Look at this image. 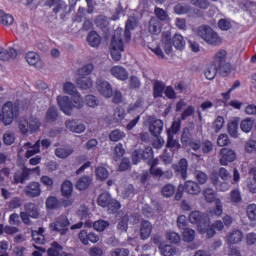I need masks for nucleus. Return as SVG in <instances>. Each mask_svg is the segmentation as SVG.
I'll return each mask as SVG.
<instances>
[{"label": "nucleus", "mask_w": 256, "mask_h": 256, "mask_svg": "<svg viewBox=\"0 0 256 256\" xmlns=\"http://www.w3.org/2000/svg\"><path fill=\"white\" fill-rule=\"evenodd\" d=\"M17 117H19V104L13 103V101L5 102L0 110V125L2 123L7 127Z\"/></svg>", "instance_id": "1"}, {"label": "nucleus", "mask_w": 256, "mask_h": 256, "mask_svg": "<svg viewBox=\"0 0 256 256\" xmlns=\"http://www.w3.org/2000/svg\"><path fill=\"white\" fill-rule=\"evenodd\" d=\"M123 51H125L123 36L121 35V32L117 31L113 35L110 43V55L113 61H121Z\"/></svg>", "instance_id": "2"}, {"label": "nucleus", "mask_w": 256, "mask_h": 256, "mask_svg": "<svg viewBox=\"0 0 256 256\" xmlns=\"http://www.w3.org/2000/svg\"><path fill=\"white\" fill-rule=\"evenodd\" d=\"M18 127L22 135H27V133H31L33 135V133H37V131L41 129V120L33 116H31L29 120L26 118H21Z\"/></svg>", "instance_id": "3"}, {"label": "nucleus", "mask_w": 256, "mask_h": 256, "mask_svg": "<svg viewBox=\"0 0 256 256\" xmlns=\"http://www.w3.org/2000/svg\"><path fill=\"white\" fill-rule=\"evenodd\" d=\"M185 192L188 195H199L201 193V186L192 180H187L184 185L180 184L175 194L176 201H181Z\"/></svg>", "instance_id": "4"}, {"label": "nucleus", "mask_w": 256, "mask_h": 256, "mask_svg": "<svg viewBox=\"0 0 256 256\" xmlns=\"http://www.w3.org/2000/svg\"><path fill=\"white\" fill-rule=\"evenodd\" d=\"M198 35L208 43V45H220L221 37L210 26H201L198 29Z\"/></svg>", "instance_id": "5"}, {"label": "nucleus", "mask_w": 256, "mask_h": 256, "mask_svg": "<svg viewBox=\"0 0 256 256\" xmlns=\"http://www.w3.org/2000/svg\"><path fill=\"white\" fill-rule=\"evenodd\" d=\"M70 225L71 222L69 221V218L65 214H62L55 222L50 223V229L60 233V235H65V233L69 231Z\"/></svg>", "instance_id": "6"}, {"label": "nucleus", "mask_w": 256, "mask_h": 256, "mask_svg": "<svg viewBox=\"0 0 256 256\" xmlns=\"http://www.w3.org/2000/svg\"><path fill=\"white\" fill-rule=\"evenodd\" d=\"M153 159V148L151 146L145 149H136L132 153V161L134 165L141 163V161H151Z\"/></svg>", "instance_id": "7"}, {"label": "nucleus", "mask_w": 256, "mask_h": 256, "mask_svg": "<svg viewBox=\"0 0 256 256\" xmlns=\"http://www.w3.org/2000/svg\"><path fill=\"white\" fill-rule=\"evenodd\" d=\"M237 159V152L235 150L224 147L220 149L219 152V163L223 167H227L229 163H233Z\"/></svg>", "instance_id": "8"}, {"label": "nucleus", "mask_w": 256, "mask_h": 256, "mask_svg": "<svg viewBox=\"0 0 256 256\" xmlns=\"http://www.w3.org/2000/svg\"><path fill=\"white\" fill-rule=\"evenodd\" d=\"M96 89L106 99L113 97V86L106 80L98 79L96 81Z\"/></svg>", "instance_id": "9"}, {"label": "nucleus", "mask_w": 256, "mask_h": 256, "mask_svg": "<svg viewBox=\"0 0 256 256\" xmlns=\"http://www.w3.org/2000/svg\"><path fill=\"white\" fill-rule=\"evenodd\" d=\"M57 103L60 107V110L63 111L65 115L71 116L73 113V109L75 108V104L68 96H58Z\"/></svg>", "instance_id": "10"}, {"label": "nucleus", "mask_w": 256, "mask_h": 256, "mask_svg": "<svg viewBox=\"0 0 256 256\" xmlns=\"http://www.w3.org/2000/svg\"><path fill=\"white\" fill-rule=\"evenodd\" d=\"M30 177L31 176H29V168L23 165L20 169L14 172L13 183L15 185H19V183L23 185L25 184V181H29Z\"/></svg>", "instance_id": "11"}, {"label": "nucleus", "mask_w": 256, "mask_h": 256, "mask_svg": "<svg viewBox=\"0 0 256 256\" xmlns=\"http://www.w3.org/2000/svg\"><path fill=\"white\" fill-rule=\"evenodd\" d=\"M78 239L82 245H89V243H99V235L95 232H87V230H81L78 234Z\"/></svg>", "instance_id": "12"}, {"label": "nucleus", "mask_w": 256, "mask_h": 256, "mask_svg": "<svg viewBox=\"0 0 256 256\" xmlns=\"http://www.w3.org/2000/svg\"><path fill=\"white\" fill-rule=\"evenodd\" d=\"M172 168L176 175H180L183 181L187 179V169H189V162L185 158H181L177 164H173Z\"/></svg>", "instance_id": "13"}, {"label": "nucleus", "mask_w": 256, "mask_h": 256, "mask_svg": "<svg viewBox=\"0 0 256 256\" xmlns=\"http://www.w3.org/2000/svg\"><path fill=\"white\" fill-rule=\"evenodd\" d=\"M25 59L31 67H35V69H43V60H41V56L33 51L26 53Z\"/></svg>", "instance_id": "14"}, {"label": "nucleus", "mask_w": 256, "mask_h": 256, "mask_svg": "<svg viewBox=\"0 0 256 256\" xmlns=\"http://www.w3.org/2000/svg\"><path fill=\"white\" fill-rule=\"evenodd\" d=\"M164 123L161 119L149 121V132L153 137H159L163 133Z\"/></svg>", "instance_id": "15"}, {"label": "nucleus", "mask_w": 256, "mask_h": 256, "mask_svg": "<svg viewBox=\"0 0 256 256\" xmlns=\"http://www.w3.org/2000/svg\"><path fill=\"white\" fill-rule=\"evenodd\" d=\"M110 73L115 79H118V81H127V79H129V72L123 66H113L110 69Z\"/></svg>", "instance_id": "16"}, {"label": "nucleus", "mask_w": 256, "mask_h": 256, "mask_svg": "<svg viewBox=\"0 0 256 256\" xmlns=\"http://www.w3.org/2000/svg\"><path fill=\"white\" fill-rule=\"evenodd\" d=\"M243 241V232L241 230H234L229 232L226 236V242L228 243L229 247L231 245H237Z\"/></svg>", "instance_id": "17"}, {"label": "nucleus", "mask_w": 256, "mask_h": 256, "mask_svg": "<svg viewBox=\"0 0 256 256\" xmlns=\"http://www.w3.org/2000/svg\"><path fill=\"white\" fill-rule=\"evenodd\" d=\"M65 127L72 133H85V129H87L85 124H79L77 120H67L65 122Z\"/></svg>", "instance_id": "18"}, {"label": "nucleus", "mask_w": 256, "mask_h": 256, "mask_svg": "<svg viewBox=\"0 0 256 256\" xmlns=\"http://www.w3.org/2000/svg\"><path fill=\"white\" fill-rule=\"evenodd\" d=\"M153 231V225L148 220H142L140 224V237L145 241V239H149L151 237V233Z\"/></svg>", "instance_id": "19"}, {"label": "nucleus", "mask_w": 256, "mask_h": 256, "mask_svg": "<svg viewBox=\"0 0 256 256\" xmlns=\"http://www.w3.org/2000/svg\"><path fill=\"white\" fill-rule=\"evenodd\" d=\"M25 193L28 197H39L41 195V184L30 182L25 188Z\"/></svg>", "instance_id": "20"}, {"label": "nucleus", "mask_w": 256, "mask_h": 256, "mask_svg": "<svg viewBox=\"0 0 256 256\" xmlns=\"http://www.w3.org/2000/svg\"><path fill=\"white\" fill-rule=\"evenodd\" d=\"M198 231L202 235H205L206 233L207 239H211V237H215V234L217 233L215 231L213 224H211L210 220H207L206 222H204L203 226H199Z\"/></svg>", "instance_id": "21"}, {"label": "nucleus", "mask_w": 256, "mask_h": 256, "mask_svg": "<svg viewBox=\"0 0 256 256\" xmlns=\"http://www.w3.org/2000/svg\"><path fill=\"white\" fill-rule=\"evenodd\" d=\"M11 59H17V50L15 48H9L7 50L0 47V61H11Z\"/></svg>", "instance_id": "22"}, {"label": "nucleus", "mask_w": 256, "mask_h": 256, "mask_svg": "<svg viewBox=\"0 0 256 256\" xmlns=\"http://www.w3.org/2000/svg\"><path fill=\"white\" fill-rule=\"evenodd\" d=\"M189 221L190 223H193L194 225H198V229L200 226H203L207 220H205V217L203 214L199 211H192L189 214Z\"/></svg>", "instance_id": "23"}, {"label": "nucleus", "mask_w": 256, "mask_h": 256, "mask_svg": "<svg viewBox=\"0 0 256 256\" xmlns=\"http://www.w3.org/2000/svg\"><path fill=\"white\" fill-rule=\"evenodd\" d=\"M91 183H93V179L90 176H82L76 182V189L78 191H85L86 189H89Z\"/></svg>", "instance_id": "24"}, {"label": "nucleus", "mask_w": 256, "mask_h": 256, "mask_svg": "<svg viewBox=\"0 0 256 256\" xmlns=\"http://www.w3.org/2000/svg\"><path fill=\"white\" fill-rule=\"evenodd\" d=\"M229 203L232 205H239L243 203V196L241 195V190L239 188L232 189L228 196Z\"/></svg>", "instance_id": "25"}, {"label": "nucleus", "mask_w": 256, "mask_h": 256, "mask_svg": "<svg viewBox=\"0 0 256 256\" xmlns=\"http://www.w3.org/2000/svg\"><path fill=\"white\" fill-rule=\"evenodd\" d=\"M162 41L164 43V51L166 55H171V53H173V41L171 40V33L164 32L162 34Z\"/></svg>", "instance_id": "26"}, {"label": "nucleus", "mask_w": 256, "mask_h": 256, "mask_svg": "<svg viewBox=\"0 0 256 256\" xmlns=\"http://www.w3.org/2000/svg\"><path fill=\"white\" fill-rule=\"evenodd\" d=\"M76 84L79 89L87 91V89H91L93 87V80L89 76H81L77 78Z\"/></svg>", "instance_id": "27"}, {"label": "nucleus", "mask_w": 256, "mask_h": 256, "mask_svg": "<svg viewBox=\"0 0 256 256\" xmlns=\"http://www.w3.org/2000/svg\"><path fill=\"white\" fill-rule=\"evenodd\" d=\"M87 41L90 47L97 48L99 45H101V36L97 33V31L92 30L87 36Z\"/></svg>", "instance_id": "28"}, {"label": "nucleus", "mask_w": 256, "mask_h": 256, "mask_svg": "<svg viewBox=\"0 0 256 256\" xmlns=\"http://www.w3.org/2000/svg\"><path fill=\"white\" fill-rule=\"evenodd\" d=\"M59 119V110L55 106H50L46 112L45 122L55 123Z\"/></svg>", "instance_id": "29"}, {"label": "nucleus", "mask_w": 256, "mask_h": 256, "mask_svg": "<svg viewBox=\"0 0 256 256\" xmlns=\"http://www.w3.org/2000/svg\"><path fill=\"white\" fill-rule=\"evenodd\" d=\"M61 193L66 199L73 195V182L65 180L61 185Z\"/></svg>", "instance_id": "30"}, {"label": "nucleus", "mask_w": 256, "mask_h": 256, "mask_svg": "<svg viewBox=\"0 0 256 256\" xmlns=\"http://www.w3.org/2000/svg\"><path fill=\"white\" fill-rule=\"evenodd\" d=\"M227 59V51L226 50H220L216 53L214 56V60L212 65L216 67H221V65L225 64Z\"/></svg>", "instance_id": "31"}, {"label": "nucleus", "mask_w": 256, "mask_h": 256, "mask_svg": "<svg viewBox=\"0 0 256 256\" xmlns=\"http://www.w3.org/2000/svg\"><path fill=\"white\" fill-rule=\"evenodd\" d=\"M148 29L152 35H159L161 33V21L157 18H152L149 22Z\"/></svg>", "instance_id": "32"}, {"label": "nucleus", "mask_w": 256, "mask_h": 256, "mask_svg": "<svg viewBox=\"0 0 256 256\" xmlns=\"http://www.w3.org/2000/svg\"><path fill=\"white\" fill-rule=\"evenodd\" d=\"M172 44L175 49H178L179 51H183L185 49V38L181 34H175L172 38Z\"/></svg>", "instance_id": "33"}, {"label": "nucleus", "mask_w": 256, "mask_h": 256, "mask_svg": "<svg viewBox=\"0 0 256 256\" xmlns=\"http://www.w3.org/2000/svg\"><path fill=\"white\" fill-rule=\"evenodd\" d=\"M166 147L168 149H171V151H179V149H181V144H179V140L173 139V134H171V130L168 131Z\"/></svg>", "instance_id": "34"}, {"label": "nucleus", "mask_w": 256, "mask_h": 256, "mask_svg": "<svg viewBox=\"0 0 256 256\" xmlns=\"http://www.w3.org/2000/svg\"><path fill=\"white\" fill-rule=\"evenodd\" d=\"M163 93H165V84H163L161 81H156L153 86L154 99L163 97Z\"/></svg>", "instance_id": "35"}, {"label": "nucleus", "mask_w": 256, "mask_h": 256, "mask_svg": "<svg viewBox=\"0 0 256 256\" xmlns=\"http://www.w3.org/2000/svg\"><path fill=\"white\" fill-rule=\"evenodd\" d=\"M75 150L73 148H63L59 147L55 149V155L58 159H67L70 155H73Z\"/></svg>", "instance_id": "36"}, {"label": "nucleus", "mask_w": 256, "mask_h": 256, "mask_svg": "<svg viewBox=\"0 0 256 256\" xmlns=\"http://www.w3.org/2000/svg\"><path fill=\"white\" fill-rule=\"evenodd\" d=\"M25 211L29 214L32 219H39V210L33 202H28L24 205Z\"/></svg>", "instance_id": "37"}, {"label": "nucleus", "mask_w": 256, "mask_h": 256, "mask_svg": "<svg viewBox=\"0 0 256 256\" xmlns=\"http://www.w3.org/2000/svg\"><path fill=\"white\" fill-rule=\"evenodd\" d=\"M111 199H112L111 194L104 192L98 196L97 205H99V207H103V209H105L109 205Z\"/></svg>", "instance_id": "38"}, {"label": "nucleus", "mask_w": 256, "mask_h": 256, "mask_svg": "<svg viewBox=\"0 0 256 256\" xmlns=\"http://www.w3.org/2000/svg\"><path fill=\"white\" fill-rule=\"evenodd\" d=\"M46 209L57 210L61 209V202L55 196H49L46 200Z\"/></svg>", "instance_id": "39"}, {"label": "nucleus", "mask_w": 256, "mask_h": 256, "mask_svg": "<svg viewBox=\"0 0 256 256\" xmlns=\"http://www.w3.org/2000/svg\"><path fill=\"white\" fill-rule=\"evenodd\" d=\"M15 18L11 14H7L5 11L0 10V23L1 25H5L9 27L12 23H14Z\"/></svg>", "instance_id": "40"}, {"label": "nucleus", "mask_w": 256, "mask_h": 256, "mask_svg": "<svg viewBox=\"0 0 256 256\" xmlns=\"http://www.w3.org/2000/svg\"><path fill=\"white\" fill-rule=\"evenodd\" d=\"M217 73H219V69L214 64H211L205 71L204 75L208 81H213L215 77H217Z\"/></svg>", "instance_id": "41"}, {"label": "nucleus", "mask_w": 256, "mask_h": 256, "mask_svg": "<svg viewBox=\"0 0 256 256\" xmlns=\"http://www.w3.org/2000/svg\"><path fill=\"white\" fill-rule=\"evenodd\" d=\"M109 225H111L109 221L100 219L93 223V228L95 229V231H98L99 233H103V231H105V229H107Z\"/></svg>", "instance_id": "42"}, {"label": "nucleus", "mask_w": 256, "mask_h": 256, "mask_svg": "<svg viewBox=\"0 0 256 256\" xmlns=\"http://www.w3.org/2000/svg\"><path fill=\"white\" fill-rule=\"evenodd\" d=\"M182 239L185 243H191L195 241V230L191 228H186L182 232Z\"/></svg>", "instance_id": "43"}, {"label": "nucleus", "mask_w": 256, "mask_h": 256, "mask_svg": "<svg viewBox=\"0 0 256 256\" xmlns=\"http://www.w3.org/2000/svg\"><path fill=\"white\" fill-rule=\"evenodd\" d=\"M109 139L110 141L117 143V141H121L122 139H125V132L119 129L112 130L109 134Z\"/></svg>", "instance_id": "44"}, {"label": "nucleus", "mask_w": 256, "mask_h": 256, "mask_svg": "<svg viewBox=\"0 0 256 256\" xmlns=\"http://www.w3.org/2000/svg\"><path fill=\"white\" fill-rule=\"evenodd\" d=\"M254 121L251 118H246L241 121L240 129L244 133H251V129H253Z\"/></svg>", "instance_id": "45"}, {"label": "nucleus", "mask_w": 256, "mask_h": 256, "mask_svg": "<svg viewBox=\"0 0 256 256\" xmlns=\"http://www.w3.org/2000/svg\"><path fill=\"white\" fill-rule=\"evenodd\" d=\"M41 151V144L39 141L36 142L33 146H29V149L25 153L26 159H31L34 155H37Z\"/></svg>", "instance_id": "46"}, {"label": "nucleus", "mask_w": 256, "mask_h": 256, "mask_svg": "<svg viewBox=\"0 0 256 256\" xmlns=\"http://www.w3.org/2000/svg\"><path fill=\"white\" fill-rule=\"evenodd\" d=\"M94 23L98 29H107V25L109 23L107 22V16L104 15H98L94 19Z\"/></svg>", "instance_id": "47"}, {"label": "nucleus", "mask_w": 256, "mask_h": 256, "mask_svg": "<svg viewBox=\"0 0 256 256\" xmlns=\"http://www.w3.org/2000/svg\"><path fill=\"white\" fill-rule=\"evenodd\" d=\"M125 115H127L125 113V109L123 107H117L113 114L114 123H120V121H123V119H125Z\"/></svg>", "instance_id": "48"}, {"label": "nucleus", "mask_w": 256, "mask_h": 256, "mask_svg": "<svg viewBox=\"0 0 256 256\" xmlns=\"http://www.w3.org/2000/svg\"><path fill=\"white\" fill-rule=\"evenodd\" d=\"M190 141H193V133H191V129L185 127L182 131L181 143L187 145Z\"/></svg>", "instance_id": "49"}, {"label": "nucleus", "mask_w": 256, "mask_h": 256, "mask_svg": "<svg viewBox=\"0 0 256 256\" xmlns=\"http://www.w3.org/2000/svg\"><path fill=\"white\" fill-rule=\"evenodd\" d=\"M161 193L163 197L169 199V197H173V195H175V186L173 184H166L163 186Z\"/></svg>", "instance_id": "50"}, {"label": "nucleus", "mask_w": 256, "mask_h": 256, "mask_svg": "<svg viewBox=\"0 0 256 256\" xmlns=\"http://www.w3.org/2000/svg\"><path fill=\"white\" fill-rule=\"evenodd\" d=\"M159 249L163 256H173L177 253V250L171 245H160Z\"/></svg>", "instance_id": "51"}, {"label": "nucleus", "mask_w": 256, "mask_h": 256, "mask_svg": "<svg viewBox=\"0 0 256 256\" xmlns=\"http://www.w3.org/2000/svg\"><path fill=\"white\" fill-rule=\"evenodd\" d=\"M210 213L216 217H221L223 215V203H221V199L217 198L215 200V207Z\"/></svg>", "instance_id": "52"}, {"label": "nucleus", "mask_w": 256, "mask_h": 256, "mask_svg": "<svg viewBox=\"0 0 256 256\" xmlns=\"http://www.w3.org/2000/svg\"><path fill=\"white\" fill-rule=\"evenodd\" d=\"M93 69V64H86L84 67L78 69V75L79 77H89L88 75H91V73H93Z\"/></svg>", "instance_id": "53"}, {"label": "nucleus", "mask_w": 256, "mask_h": 256, "mask_svg": "<svg viewBox=\"0 0 256 256\" xmlns=\"http://www.w3.org/2000/svg\"><path fill=\"white\" fill-rule=\"evenodd\" d=\"M204 199L207 203H213L217 201L215 190L212 188H206L204 190Z\"/></svg>", "instance_id": "54"}, {"label": "nucleus", "mask_w": 256, "mask_h": 256, "mask_svg": "<svg viewBox=\"0 0 256 256\" xmlns=\"http://www.w3.org/2000/svg\"><path fill=\"white\" fill-rule=\"evenodd\" d=\"M8 211H15V209H19L21 205H23V202L21 201V198L14 197L8 202Z\"/></svg>", "instance_id": "55"}, {"label": "nucleus", "mask_w": 256, "mask_h": 256, "mask_svg": "<svg viewBox=\"0 0 256 256\" xmlns=\"http://www.w3.org/2000/svg\"><path fill=\"white\" fill-rule=\"evenodd\" d=\"M218 27L221 29V31H229L233 28V24L231 23V20L227 18H221L218 21Z\"/></svg>", "instance_id": "56"}, {"label": "nucleus", "mask_w": 256, "mask_h": 256, "mask_svg": "<svg viewBox=\"0 0 256 256\" xmlns=\"http://www.w3.org/2000/svg\"><path fill=\"white\" fill-rule=\"evenodd\" d=\"M96 177L100 179V181H105L109 177V171L107 168L103 166H99L96 168Z\"/></svg>", "instance_id": "57"}, {"label": "nucleus", "mask_w": 256, "mask_h": 256, "mask_svg": "<svg viewBox=\"0 0 256 256\" xmlns=\"http://www.w3.org/2000/svg\"><path fill=\"white\" fill-rule=\"evenodd\" d=\"M109 213H117L119 209H121V203L115 199H111L110 202H108V205L106 206Z\"/></svg>", "instance_id": "58"}, {"label": "nucleus", "mask_w": 256, "mask_h": 256, "mask_svg": "<svg viewBox=\"0 0 256 256\" xmlns=\"http://www.w3.org/2000/svg\"><path fill=\"white\" fill-rule=\"evenodd\" d=\"M174 11L177 15H185L191 11V6L187 4H177L174 7Z\"/></svg>", "instance_id": "59"}, {"label": "nucleus", "mask_w": 256, "mask_h": 256, "mask_svg": "<svg viewBox=\"0 0 256 256\" xmlns=\"http://www.w3.org/2000/svg\"><path fill=\"white\" fill-rule=\"evenodd\" d=\"M129 229V216H123L117 225V230L122 232H127Z\"/></svg>", "instance_id": "60"}, {"label": "nucleus", "mask_w": 256, "mask_h": 256, "mask_svg": "<svg viewBox=\"0 0 256 256\" xmlns=\"http://www.w3.org/2000/svg\"><path fill=\"white\" fill-rule=\"evenodd\" d=\"M85 103L88 107L95 109V107H99V99L95 97V95H87L85 97Z\"/></svg>", "instance_id": "61"}, {"label": "nucleus", "mask_w": 256, "mask_h": 256, "mask_svg": "<svg viewBox=\"0 0 256 256\" xmlns=\"http://www.w3.org/2000/svg\"><path fill=\"white\" fill-rule=\"evenodd\" d=\"M246 215L250 221H256V204H249L247 206Z\"/></svg>", "instance_id": "62"}, {"label": "nucleus", "mask_w": 256, "mask_h": 256, "mask_svg": "<svg viewBox=\"0 0 256 256\" xmlns=\"http://www.w3.org/2000/svg\"><path fill=\"white\" fill-rule=\"evenodd\" d=\"M71 97H72V101L74 103V107H76L77 109H81V107H83V105H84V100H83V97H81V94L76 92V93L72 94Z\"/></svg>", "instance_id": "63"}, {"label": "nucleus", "mask_w": 256, "mask_h": 256, "mask_svg": "<svg viewBox=\"0 0 256 256\" xmlns=\"http://www.w3.org/2000/svg\"><path fill=\"white\" fill-rule=\"evenodd\" d=\"M245 152L246 153H256V141L255 140H248L245 143Z\"/></svg>", "instance_id": "64"}]
</instances>
